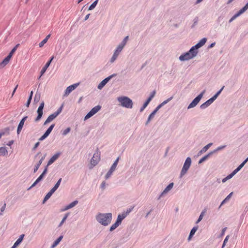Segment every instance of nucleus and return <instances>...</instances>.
<instances>
[{
    "label": "nucleus",
    "instance_id": "obj_41",
    "mask_svg": "<svg viewBox=\"0 0 248 248\" xmlns=\"http://www.w3.org/2000/svg\"><path fill=\"white\" fill-rule=\"evenodd\" d=\"M156 113V111H153V112H152L151 113V114L149 115V117H148V120L147 121V123H146V124H147L148 123L150 122V121H151V120L153 118V117H154L155 114Z\"/></svg>",
    "mask_w": 248,
    "mask_h": 248
},
{
    "label": "nucleus",
    "instance_id": "obj_59",
    "mask_svg": "<svg viewBox=\"0 0 248 248\" xmlns=\"http://www.w3.org/2000/svg\"><path fill=\"white\" fill-rule=\"evenodd\" d=\"M40 98V95H39L38 96H37V94H36L35 95V97H34V100L36 101V100H38Z\"/></svg>",
    "mask_w": 248,
    "mask_h": 248
},
{
    "label": "nucleus",
    "instance_id": "obj_17",
    "mask_svg": "<svg viewBox=\"0 0 248 248\" xmlns=\"http://www.w3.org/2000/svg\"><path fill=\"white\" fill-rule=\"evenodd\" d=\"M206 40V38H202L197 44L193 46V47L196 50L198 48L203 46L205 44Z\"/></svg>",
    "mask_w": 248,
    "mask_h": 248
},
{
    "label": "nucleus",
    "instance_id": "obj_64",
    "mask_svg": "<svg viewBox=\"0 0 248 248\" xmlns=\"http://www.w3.org/2000/svg\"><path fill=\"white\" fill-rule=\"evenodd\" d=\"M105 186V182H104L101 184V187L103 188H104Z\"/></svg>",
    "mask_w": 248,
    "mask_h": 248
},
{
    "label": "nucleus",
    "instance_id": "obj_1",
    "mask_svg": "<svg viewBox=\"0 0 248 248\" xmlns=\"http://www.w3.org/2000/svg\"><path fill=\"white\" fill-rule=\"evenodd\" d=\"M96 219L102 225L107 226L111 222L112 215L111 213L99 214L96 216Z\"/></svg>",
    "mask_w": 248,
    "mask_h": 248
},
{
    "label": "nucleus",
    "instance_id": "obj_50",
    "mask_svg": "<svg viewBox=\"0 0 248 248\" xmlns=\"http://www.w3.org/2000/svg\"><path fill=\"white\" fill-rule=\"evenodd\" d=\"M16 51V48H13L12 50L11 51L10 53L8 54V56H10L11 57H12L13 54L15 53V52Z\"/></svg>",
    "mask_w": 248,
    "mask_h": 248
},
{
    "label": "nucleus",
    "instance_id": "obj_52",
    "mask_svg": "<svg viewBox=\"0 0 248 248\" xmlns=\"http://www.w3.org/2000/svg\"><path fill=\"white\" fill-rule=\"evenodd\" d=\"M155 91H154L152 93V94H151V95L150 96V97L148 98V99H150V101H151V100L152 99V98L154 97L155 95Z\"/></svg>",
    "mask_w": 248,
    "mask_h": 248
},
{
    "label": "nucleus",
    "instance_id": "obj_24",
    "mask_svg": "<svg viewBox=\"0 0 248 248\" xmlns=\"http://www.w3.org/2000/svg\"><path fill=\"white\" fill-rule=\"evenodd\" d=\"M78 201H75L73 202H71V203H70L69 204H68V205L65 206L64 210H67L70 208H73V207L76 206L78 204Z\"/></svg>",
    "mask_w": 248,
    "mask_h": 248
},
{
    "label": "nucleus",
    "instance_id": "obj_60",
    "mask_svg": "<svg viewBox=\"0 0 248 248\" xmlns=\"http://www.w3.org/2000/svg\"><path fill=\"white\" fill-rule=\"evenodd\" d=\"M17 87H18V85H17L16 86V87L15 88V89H14V91H13V93H12V96L14 95V94L16 92V89H17Z\"/></svg>",
    "mask_w": 248,
    "mask_h": 248
},
{
    "label": "nucleus",
    "instance_id": "obj_44",
    "mask_svg": "<svg viewBox=\"0 0 248 248\" xmlns=\"http://www.w3.org/2000/svg\"><path fill=\"white\" fill-rule=\"evenodd\" d=\"M128 39V36H126L124 38V39L123 42L119 46H123V48H124V46L125 45V44L127 42Z\"/></svg>",
    "mask_w": 248,
    "mask_h": 248
},
{
    "label": "nucleus",
    "instance_id": "obj_14",
    "mask_svg": "<svg viewBox=\"0 0 248 248\" xmlns=\"http://www.w3.org/2000/svg\"><path fill=\"white\" fill-rule=\"evenodd\" d=\"M116 76V74H113L107 78H105L98 85V88L99 89H101L114 76Z\"/></svg>",
    "mask_w": 248,
    "mask_h": 248
},
{
    "label": "nucleus",
    "instance_id": "obj_43",
    "mask_svg": "<svg viewBox=\"0 0 248 248\" xmlns=\"http://www.w3.org/2000/svg\"><path fill=\"white\" fill-rule=\"evenodd\" d=\"M232 192H231L229 194V195L221 203V205L223 204L224 203H225L228 200H229V199L231 197L232 195Z\"/></svg>",
    "mask_w": 248,
    "mask_h": 248
},
{
    "label": "nucleus",
    "instance_id": "obj_13",
    "mask_svg": "<svg viewBox=\"0 0 248 248\" xmlns=\"http://www.w3.org/2000/svg\"><path fill=\"white\" fill-rule=\"evenodd\" d=\"M79 83H75L68 86L64 92V96H67L72 91L75 90L78 86Z\"/></svg>",
    "mask_w": 248,
    "mask_h": 248
},
{
    "label": "nucleus",
    "instance_id": "obj_53",
    "mask_svg": "<svg viewBox=\"0 0 248 248\" xmlns=\"http://www.w3.org/2000/svg\"><path fill=\"white\" fill-rule=\"evenodd\" d=\"M62 238H63V236L62 235H61L56 240H55V241L56 242V243L59 244L60 243V242L62 239Z\"/></svg>",
    "mask_w": 248,
    "mask_h": 248
},
{
    "label": "nucleus",
    "instance_id": "obj_30",
    "mask_svg": "<svg viewBox=\"0 0 248 248\" xmlns=\"http://www.w3.org/2000/svg\"><path fill=\"white\" fill-rule=\"evenodd\" d=\"M223 88L224 86L219 91H218L215 95H214L212 98L210 99V100L212 101V103L214 100H216V99L217 98L218 95L221 93Z\"/></svg>",
    "mask_w": 248,
    "mask_h": 248
},
{
    "label": "nucleus",
    "instance_id": "obj_37",
    "mask_svg": "<svg viewBox=\"0 0 248 248\" xmlns=\"http://www.w3.org/2000/svg\"><path fill=\"white\" fill-rule=\"evenodd\" d=\"M206 212V210L204 209L202 212L201 213V215H200L199 218L198 219L197 221H196V223H198L199 222H200L204 216L205 213Z\"/></svg>",
    "mask_w": 248,
    "mask_h": 248
},
{
    "label": "nucleus",
    "instance_id": "obj_29",
    "mask_svg": "<svg viewBox=\"0 0 248 248\" xmlns=\"http://www.w3.org/2000/svg\"><path fill=\"white\" fill-rule=\"evenodd\" d=\"M223 88L224 86L219 91H218L215 95H214L212 98L210 99V100L212 101V103L214 100H216V99L217 98L218 95L221 93Z\"/></svg>",
    "mask_w": 248,
    "mask_h": 248
},
{
    "label": "nucleus",
    "instance_id": "obj_8",
    "mask_svg": "<svg viewBox=\"0 0 248 248\" xmlns=\"http://www.w3.org/2000/svg\"><path fill=\"white\" fill-rule=\"evenodd\" d=\"M204 93V91L202 92L198 96H197L189 105L188 106V108H191L195 107L202 99Z\"/></svg>",
    "mask_w": 248,
    "mask_h": 248
},
{
    "label": "nucleus",
    "instance_id": "obj_32",
    "mask_svg": "<svg viewBox=\"0 0 248 248\" xmlns=\"http://www.w3.org/2000/svg\"><path fill=\"white\" fill-rule=\"evenodd\" d=\"M44 175L41 174L40 176L36 180V181L33 183V184L30 187V188L34 186L38 182H39L43 178Z\"/></svg>",
    "mask_w": 248,
    "mask_h": 248
},
{
    "label": "nucleus",
    "instance_id": "obj_55",
    "mask_svg": "<svg viewBox=\"0 0 248 248\" xmlns=\"http://www.w3.org/2000/svg\"><path fill=\"white\" fill-rule=\"evenodd\" d=\"M13 143H14V140H12L9 141L8 142V143L7 144V145L8 146H11Z\"/></svg>",
    "mask_w": 248,
    "mask_h": 248
},
{
    "label": "nucleus",
    "instance_id": "obj_28",
    "mask_svg": "<svg viewBox=\"0 0 248 248\" xmlns=\"http://www.w3.org/2000/svg\"><path fill=\"white\" fill-rule=\"evenodd\" d=\"M173 183H170L167 187L164 189V190L163 191L162 194H164L165 193H167L168 191H169L173 187Z\"/></svg>",
    "mask_w": 248,
    "mask_h": 248
},
{
    "label": "nucleus",
    "instance_id": "obj_27",
    "mask_svg": "<svg viewBox=\"0 0 248 248\" xmlns=\"http://www.w3.org/2000/svg\"><path fill=\"white\" fill-rule=\"evenodd\" d=\"M8 154V151L5 147H0V155H6Z\"/></svg>",
    "mask_w": 248,
    "mask_h": 248
},
{
    "label": "nucleus",
    "instance_id": "obj_48",
    "mask_svg": "<svg viewBox=\"0 0 248 248\" xmlns=\"http://www.w3.org/2000/svg\"><path fill=\"white\" fill-rule=\"evenodd\" d=\"M70 127H68L66 129H65L63 131V133H62V134L63 135H66V134H67L70 131Z\"/></svg>",
    "mask_w": 248,
    "mask_h": 248
},
{
    "label": "nucleus",
    "instance_id": "obj_46",
    "mask_svg": "<svg viewBox=\"0 0 248 248\" xmlns=\"http://www.w3.org/2000/svg\"><path fill=\"white\" fill-rule=\"evenodd\" d=\"M114 170H111V169L109 170V171L107 172L106 175V178L108 179L109 177V176L111 175L112 173L114 171Z\"/></svg>",
    "mask_w": 248,
    "mask_h": 248
},
{
    "label": "nucleus",
    "instance_id": "obj_7",
    "mask_svg": "<svg viewBox=\"0 0 248 248\" xmlns=\"http://www.w3.org/2000/svg\"><path fill=\"white\" fill-rule=\"evenodd\" d=\"M101 107L99 105H97L94 108H93L88 113V114L85 116L84 118V120H87L92 116H93V115H94L95 113H96L100 109H101Z\"/></svg>",
    "mask_w": 248,
    "mask_h": 248
},
{
    "label": "nucleus",
    "instance_id": "obj_56",
    "mask_svg": "<svg viewBox=\"0 0 248 248\" xmlns=\"http://www.w3.org/2000/svg\"><path fill=\"white\" fill-rule=\"evenodd\" d=\"M22 129V128H21V127H20L19 126L17 127V134H19L20 133Z\"/></svg>",
    "mask_w": 248,
    "mask_h": 248
},
{
    "label": "nucleus",
    "instance_id": "obj_22",
    "mask_svg": "<svg viewBox=\"0 0 248 248\" xmlns=\"http://www.w3.org/2000/svg\"><path fill=\"white\" fill-rule=\"evenodd\" d=\"M173 98V97H171L166 100L163 101L161 104L158 105L154 111H156V112L157 111V110L163 106L167 104L168 102H169L170 100H171Z\"/></svg>",
    "mask_w": 248,
    "mask_h": 248
},
{
    "label": "nucleus",
    "instance_id": "obj_2",
    "mask_svg": "<svg viewBox=\"0 0 248 248\" xmlns=\"http://www.w3.org/2000/svg\"><path fill=\"white\" fill-rule=\"evenodd\" d=\"M198 51L192 46L188 52L181 55L179 57V59L182 61L188 60L195 57Z\"/></svg>",
    "mask_w": 248,
    "mask_h": 248
},
{
    "label": "nucleus",
    "instance_id": "obj_47",
    "mask_svg": "<svg viewBox=\"0 0 248 248\" xmlns=\"http://www.w3.org/2000/svg\"><path fill=\"white\" fill-rule=\"evenodd\" d=\"M46 39H44L42 41H41L39 44V46L40 47H42L46 42Z\"/></svg>",
    "mask_w": 248,
    "mask_h": 248
},
{
    "label": "nucleus",
    "instance_id": "obj_4",
    "mask_svg": "<svg viewBox=\"0 0 248 248\" xmlns=\"http://www.w3.org/2000/svg\"><path fill=\"white\" fill-rule=\"evenodd\" d=\"M248 161V157L244 160L236 169H235L231 174L228 175L226 178L223 179L222 182H225L227 180L232 178L244 166L246 162Z\"/></svg>",
    "mask_w": 248,
    "mask_h": 248
},
{
    "label": "nucleus",
    "instance_id": "obj_31",
    "mask_svg": "<svg viewBox=\"0 0 248 248\" xmlns=\"http://www.w3.org/2000/svg\"><path fill=\"white\" fill-rule=\"evenodd\" d=\"M54 192L55 191H54L53 190L51 189L50 191L48 192L47 194L46 195L44 199V202L48 200Z\"/></svg>",
    "mask_w": 248,
    "mask_h": 248
},
{
    "label": "nucleus",
    "instance_id": "obj_33",
    "mask_svg": "<svg viewBox=\"0 0 248 248\" xmlns=\"http://www.w3.org/2000/svg\"><path fill=\"white\" fill-rule=\"evenodd\" d=\"M61 181L62 178H60L54 186L51 189L53 190L54 191H55L60 186Z\"/></svg>",
    "mask_w": 248,
    "mask_h": 248
},
{
    "label": "nucleus",
    "instance_id": "obj_25",
    "mask_svg": "<svg viewBox=\"0 0 248 248\" xmlns=\"http://www.w3.org/2000/svg\"><path fill=\"white\" fill-rule=\"evenodd\" d=\"M198 229V226L194 227L192 229V230L190 231L189 237L188 238V240H190L191 239V238H192L193 235L195 234V233L197 231Z\"/></svg>",
    "mask_w": 248,
    "mask_h": 248
},
{
    "label": "nucleus",
    "instance_id": "obj_23",
    "mask_svg": "<svg viewBox=\"0 0 248 248\" xmlns=\"http://www.w3.org/2000/svg\"><path fill=\"white\" fill-rule=\"evenodd\" d=\"M45 156H46V155H44V156H43L40 159V160L39 161L38 163L37 164V165L35 166V168L34 169V172H35L37 171V170H38L39 169V166H40V165L42 163V162L44 160V159H45Z\"/></svg>",
    "mask_w": 248,
    "mask_h": 248
},
{
    "label": "nucleus",
    "instance_id": "obj_39",
    "mask_svg": "<svg viewBox=\"0 0 248 248\" xmlns=\"http://www.w3.org/2000/svg\"><path fill=\"white\" fill-rule=\"evenodd\" d=\"M212 145V143H209L207 145H206L205 146H204L202 150L201 151H200V153H203V152H205Z\"/></svg>",
    "mask_w": 248,
    "mask_h": 248
},
{
    "label": "nucleus",
    "instance_id": "obj_63",
    "mask_svg": "<svg viewBox=\"0 0 248 248\" xmlns=\"http://www.w3.org/2000/svg\"><path fill=\"white\" fill-rule=\"evenodd\" d=\"M50 34H49L48 35H47L46 37V38H45V39H46V41L47 42L48 39L50 38Z\"/></svg>",
    "mask_w": 248,
    "mask_h": 248
},
{
    "label": "nucleus",
    "instance_id": "obj_19",
    "mask_svg": "<svg viewBox=\"0 0 248 248\" xmlns=\"http://www.w3.org/2000/svg\"><path fill=\"white\" fill-rule=\"evenodd\" d=\"M11 58V57L8 55L6 58H5L2 62L0 63V67H2L5 66L9 62Z\"/></svg>",
    "mask_w": 248,
    "mask_h": 248
},
{
    "label": "nucleus",
    "instance_id": "obj_62",
    "mask_svg": "<svg viewBox=\"0 0 248 248\" xmlns=\"http://www.w3.org/2000/svg\"><path fill=\"white\" fill-rule=\"evenodd\" d=\"M57 245H58V243H56V242H54L52 246V248H54Z\"/></svg>",
    "mask_w": 248,
    "mask_h": 248
},
{
    "label": "nucleus",
    "instance_id": "obj_15",
    "mask_svg": "<svg viewBox=\"0 0 248 248\" xmlns=\"http://www.w3.org/2000/svg\"><path fill=\"white\" fill-rule=\"evenodd\" d=\"M131 210H127L126 213H123L122 215H119L117 217V221L119 223H121L122 221L127 216V215L131 212Z\"/></svg>",
    "mask_w": 248,
    "mask_h": 248
},
{
    "label": "nucleus",
    "instance_id": "obj_6",
    "mask_svg": "<svg viewBox=\"0 0 248 248\" xmlns=\"http://www.w3.org/2000/svg\"><path fill=\"white\" fill-rule=\"evenodd\" d=\"M62 107L60 108L57 111L49 115L44 122V124L46 125L53 121L62 111Z\"/></svg>",
    "mask_w": 248,
    "mask_h": 248
},
{
    "label": "nucleus",
    "instance_id": "obj_42",
    "mask_svg": "<svg viewBox=\"0 0 248 248\" xmlns=\"http://www.w3.org/2000/svg\"><path fill=\"white\" fill-rule=\"evenodd\" d=\"M150 102V99H148L147 101L144 103L142 107L140 108V111H142L145 109V108L147 106Z\"/></svg>",
    "mask_w": 248,
    "mask_h": 248
},
{
    "label": "nucleus",
    "instance_id": "obj_58",
    "mask_svg": "<svg viewBox=\"0 0 248 248\" xmlns=\"http://www.w3.org/2000/svg\"><path fill=\"white\" fill-rule=\"evenodd\" d=\"M39 142H37V143H36L33 147V149L35 150L39 146Z\"/></svg>",
    "mask_w": 248,
    "mask_h": 248
},
{
    "label": "nucleus",
    "instance_id": "obj_57",
    "mask_svg": "<svg viewBox=\"0 0 248 248\" xmlns=\"http://www.w3.org/2000/svg\"><path fill=\"white\" fill-rule=\"evenodd\" d=\"M47 166H46V168L43 171V173L41 174H42L44 176V175L46 173L47 171Z\"/></svg>",
    "mask_w": 248,
    "mask_h": 248
},
{
    "label": "nucleus",
    "instance_id": "obj_5",
    "mask_svg": "<svg viewBox=\"0 0 248 248\" xmlns=\"http://www.w3.org/2000/svg\"><path fill=\"white\" fill-rule=\"evenodd\" d=\"M191 163V158L188 157H187L184 163V165L183 166V167L182 169L181 174H180V177H182L184 175H185L186 172H187V170L189 169L190 165Z\"/></svg>",
    "mask_w": 248,
    "mask_h": 248
},
{
    "label": "nucleus",
    "instance_id": "obj_12",
    "mask_svg": "<svg viewBox=\"0 0 248 248\" xmlns=\"http://www.w3.org/2000/svg\"><path fill=\"white\" fill-rule=\"evenodd\" d=\"M54 126H55L54 124H51L49 126V127L46 130V131L44 133V134L39 138V140L41 141V140H45L46 137H47V136L49 135V134L52 131V130Z\"/></svg>",
    "mask_w": 248,
    "mask_h": 248
},
{
    "label": "nucleus",
    "instance_id": "obj_40",
    "mask_svg": "<svg viewBox=\"0 0 248 248\" xmlns=\"http://www.w3.org/2000/svg\"><path fill=\"white\" fill-rule=\"evenodd\" d=\"M98 0H96L95 1H94L89 7V10H92L93 9L95 6H96Z\"/></svg>",
    "mask_w": 248,
    "mask_h": 248
},
{
    "label": "nucleus",
    "instance_id": "obj_51",
    "mask_svg": "<svg viewBox=\"0 0 248 248\" xmlns=\"http://www.w3.org/2000/svg\"><path fill=\"white\" fill-rule=\"evenodd\" d=\"M5 207H6V203H4L3 205L1 207V209H0V211H1V213H0V215H2V212H3L5 209Z\"/></svg>",
    "mask_w": 248,
    "mask_h": 248
},
{
    "label": "nucleus",
    "instance_id": "obj_21",
    "mask_svg": "<svg viewBox=\"0 0 248 248\" xmlns=\"http://www.w3.org/2000/svg\"><path fill=\"white\" fill-rule=\"evenodd\" d=\"M53 57H52L51 59L49 61L46 62V65L44 66V67L42 69L41 71V76L44 74V73L46 72V70L48 68V67L49 66L52 60H53Z\"/></svg>",
    "mask_w": 248,
    "mask_h": 248
},
{
    "label": "nucleus",
    "instance_id": "obj_61",
    "mask_svg": "<svg viewBox=\"0 0 248 248\" xmlns=\"http://www.w3.org/2000/svg\"><path fill=\"white\" fill-rule=\"evenodd\" d=\"M17 87H18V85H17L16 86V87L15 88V89H14V91H13V93H12V96L14 95V94L16 92V89H17Z\"/></svg>",
    "mask_w": 248,
    "mask_h": 248
},
{
    "label": "nucleus",
    "instance_id": "obj_38",
    "mask_svg": "<svg viewBox=\"0 0 248 248\" xmlns=\"http://www.w3.org/2000/svg\"><path fill=\"white\" fill-rule=\"evenodd\" d=\"M119 158L118 157L116 160L115 161V162L113 163V164H112V165L111 166L110 169H111V170H115L117 166V164H118V161H119Z\"/></svg>",
    "mask_w": 248,
    "mask_h": 248
},
{
    "label": "nucleus",
    "instance_id": "obj_16",
    "mask_svg": "<svg viewBox=\"0 0 248 248\" xmlns=\"http://www.w3.org/2000/svg\"><path fill=\"white\" fill-rule=\"evenodd\" d=\"M248 9V2L246 4V5L241 9H240L239 12L235 14L233 16V18L234 19L240 15L244 13L247 9Z\"/></svg>",
    "mask_w": 248,
    "mask_h": 248
},
{
    "label": "nucleus",
    "instance_id": "obj_3",
    "mask_svg": "<svg viewBox=\"0 0 248 248\" xmlns=\"http://www.w3.org/2000/svg\"><path fill=\"white\" fill-rule=\"evenodd\" d=\"M118 100L122 106L128 108H132L133 102L129 98L126 96L119 97L118 98Z\"/></svg>",
    "mask_w": 248,
    "mask_h": 248
},
{
    "label": "nucleus",
    "instance_id": "obj_18",
    "mask_svg": "<svg viewBox=\"0 0 248 248\" xmlns=\"http://www.w3.org/2000/svg\"><path fill=\"white\" fill-rule=\"evenodd\" d=\"M60 155V153H57L55 154L48 161L47 166L52 164L55 160H56Z\"/></svg>",
    "mask_w": 248,
    "mask_h": 248
},
{
    "label": "nucleus",
    "instance_id": "obj_26",
    "mask_svg": "<svg viewBox=\"0 0 248 248\" xmlns=\"http://www.w3.org/2000/svg\"><path fill=\"white\" fill-rule=\"evenodd\" d=\"M212 103V101L209 99V100L206 101L205 103H204L203 104L201 105V108L202 109L205 108H207L208 106H209Z\"/></svg>",
    "mask_w": 248,
    "mask_h": 248
},
{
    "label": "nucleus",
    "instance_id": "obj_54",
    "mask_svg": "<svg viewBox=\"0 0 248 248\" xmlns=\"http://www.w3.org/2000/svg\"><path fill=\"white\" fill-rule=\"evenodd\" d=\"M31 97H29L28 100V101H27V102L26 103V106L27 107H29V105H30V104L31 103Z\"/></svg>",
    "mask_w": 248,
    "mask_h": 248
},
{
    "label": "nucleus",
    "instance_id": "obj_11",
    "mask_svg": "<svg viewBox=\"0 0 248 248\" xmlns=\"http://www.w3.org/2000/svg\"><path fill=\"white\" fill-rule=\"evenodd\" d=\"M123 46H119L116 50L115 51L112 58L110 60L111 62H113L115 60L117 59V57L118 56L120 52L123 49Z\"/></svg>",
    "mask_w": 248,
    "mask_h": 248
},
{
    "label": "nucleus",
    "instance_id": "obj_9",
    "mask_svg": "<svg viewBox=\"0 0 248 248\" xmlns=\"http://www.w3.org/2000/svg\"><path fill=\"white\" fill-rule=\"evenodd\" d=\"M44 102H42L40 104L39 108H38V109L37 110L38 115L35 119V122H38L41 119L43 113V110L44 107Z\"/></svg>",
    "mask_w": 248,
    "mask_h": 248
},
{
    "label": "nucleus",
    "instance_id": "obj_10",
    "mask_svg": "<svg viewBox=\"0 0 248 248\" xmlns=\"http://www.w3.org/2000/svg\"><path fill=\"white\" fill-rule=\"evenodd\" d=\"M99 160L100 156L98 154H94L93 157L92 158L91 160V164L93 166V167L91 168L96 165L98 162L99 161Z\"/></svg>",
    "mask_w": 248,
    "mask_h": 248
},
{
    "label": "nucleus",
    "instance_id": "obj_34",
    "mask_svg": "<svg viewBox=\"0 0 248 248\" xmlns=\"http://www.w3.org/2000/svg\"><path fill=\"white\" fill-rule=\"evenodd\" d=\"M27 118H28L27 116H25L24 117H23L22 119V120L20 121V122H19V124L18 126L23 128L25 121L27 120Z\"/></svg>",
    "mask_w": 248,
    "mask_h": 248
},
{
    "label": "nucleus",
    "instance_id": "obj_36",
    "mask_svg": "<svg viewBox=\"0 0 248 248\" xmlns=\"http://www.w3.org/2000/svg\"><path fill=\"white\" fill-rule=\"evenodd\" d=\"M211 154L212 153H210L209 154L204 156L202 158H201L199 161V163L201 164V163H202L203 161H204L205 160H206L209 157V156L211 155Z\"/></svg>",
    "mask_w": 248,
    "mask_h": 248
},
{
    "label": "nucleus",
    "instance_id": "obj_49",
    "mask_svg": "<svg viewBox=\"0 0 248 248\" xmlns=\"http://www.w3.org/2000/svg\"><path fill=\"white\" fill-rule=\"evenodd\" d=\"M229 238V235H227L225 239H224V242H223V244L222 245V248H223V247L225 246V244L227 242L228 240V239Z\"/></svg>",
    "mask_w": 248,
    "mask_h": 248
},
{
    "label": "nucleus",
    "instance_id": "obj_45",
    "mask_svg": "<svg viewBox=\"0 0 248 248\" xmlns=\"http://www.w3.org/2000/svg\"><path fill=\"white\" fill-rule=\"evenodd\" d=\"M68 216V213L65 215L64 217H63V218H62V219L61 221V223H60L59 226H61L63 224V223L64 222V221L67 219Z\"/></svg>",
    "mask_w": 248,
    "mask_h": 248
},
{
    "label": "nucleus",
    "instance_id": "obj_20",
    "mask_svg": "<svg viewBox=\"0 0 248 248\" xmlns=\"http://www.w3.org/2000/svg\"><path fill=\"white\" fill-rule=\"evenodd\" d=\"M24 235H21L11 248H16L23 240Z\"/></svg>",
    "mask_w": 248,
    "mask_h": 248
},
{
    "label": "nucleus",
    "instance_id": "obj_35",
    "mask_svg": "<svg viewBox=\"0 0 248 248\" xmlns=\"http://www.w3.org/2000/svg\"><path fill=\"white\" fill-rule=\"evenodd\" d=\"M120 224V223L117 222V221H116V222L110 227L109 229L110 231L112 232L113 230H114L117 227L119 226Z\"/></svg>",
    "mask_w": 248,
    "mask_h": 248
}]
</instances>
